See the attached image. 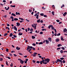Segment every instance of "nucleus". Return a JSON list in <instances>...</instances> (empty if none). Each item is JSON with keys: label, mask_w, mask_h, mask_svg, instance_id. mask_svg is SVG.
I'll return each mask as SVG.
<instances>
[{"label": "nucleus", "mask_w": 67, "mask_h": 67, "mask_svg": "<svg viewBox=\"0 0 67 67\" xmlns=\"http://www.w3.org/2000/svg\"><path fill=\"white\" fill-rule=\"evenodd\" d=\"M44 57H42L41 58V59H42V60L41 61H40V64H41V65H42V64H47V62H45V60H44Z\"/></svg>", "instance_id": "obj_1"}, {"label": "nucleus", "mask_w": 67, "mask_h": 67, "mask_svg": "<svg viewBox=\"0 0 67 67\" xmlns=\"http://www.w3.org/2000/svg\"><path fill=\"white\" fill-rule=\"evenodd\" d=\"M27 47L26 49V50H29L30 48H31V49H32V48H33V47L32 46H28Z\"/></svg>", "instance_id": "obj_2"}, {"label": "nucleus", "mask_w": 67, "mask_h": 67, "mask_svg": "<svg viewBox=\"0 0 67 67\" xmlns=\"http://www.w3.org/2000/svg\"><path fill=\"white\" fill-rule=\"evenodd\" d=\"M44 60L45 62H47V63H49V62L50 61V59L48 58Z\"/></svg>", "instance_id": "obj_3"}, {"label": "nucleus", "mask_w": 67, "mask_h": 67, "mask_svg": "<svg viewBox=\"0 0 67 67\" xmlns=\"http://www.w3.org/2000/svg\"><path fill=\"white\" fill-rule=\"evenodd\" d=\"M37 54V53L36 52H35L33 54V57H35L36 56V55Z\"/></svg>", "instance_id": "obj_4"}, {"label": "nucleus", "mask_w": 67, "mask_h": 67, "mask_svg": "<svg viewBox=\"0 0 67 67\" xmlns=\"http://www.w3.org/2000/svg\"><path fill=\"white\" fill-rule=\"evenodd\" d=\"M57 62H62V60H60L59 59H57L56 60Z\"/></svg>", "instance_id": "obj_5"}, {"label": "nucleus", "mask_w": 67, "mask_h": 67, "mask_svg": "<svg viewBox=\"0 0 67 67\" xmlns=\"http://www.w3.org/2000/svg\"><path fill=\"white\" fill-rule=\"evenodd\" d=\"M10 18H11V19H12V21H14V18H13V16H11L10 17Z\"/></svg>", "instance_id": "obj_6"}, {"label": "nucleus", "mask_w": 67, "mask_h": 67, "mask_svg": "<svg viewBox=\"0 0 67 67\" xmlns=\"http://www.w3.org/2000/svg\"><path fill=\"white\" fill-rule=\"evenodd\" d=\"M13 28H14V30H15L16 31H17V28H16V26H14Z\"/></svg>", "instance_id": "obj_7"}, {"label": "nucleus", "mask_w": 67, "mask_h": 67, "mask_svg": "<svg viewBox=\"0 0 67 67\" xmlns=\"http://www.w3.org/2000/svg\"><path fill=\"white\" fill-rule=\"evenodd\" d=\"M67 29L66 28H65L63 30V32L64 33H65V32H66V31H67Z\"/></svg>", "instance_id": "obj_8"}, {"label": "nucleus", "mask_w": 67, "mask_h": 67, "mask_svg": "<svg viewBox=\"0 0 67 67\" xmlns=\"http://www.w3.org/2000/svg\"><path fill=\"white\" fill-rule=\"evenodd\" d=\"M46 44H48L49 43V41H48V40H46Z\"/></svg>", "instance_id": "obj_9"}, {"label": "nucleus", "mask_w": 67, "mask_h": 67, "mask_svg": "<svg viewBox=\"0 0 67 67\" xmlns=\"http://www.w3.org/2000/svg\"><path fill=\"white\" fill-rule=\"evenodd\" d=\"M20 63L21 64H23L24 63V61L21 60V61H20Z\"/></svg>", "instance_id": "obj_10"}, {"label": "nucleus", "mask_w": 67, "mask_h": 67, "mask_svg": "<svg viewBox=\"0 0 67 67\" xmlns=\"http://www.w3.org/2000/svg\"><path fill=\"white\" fill-rule=\"evenodd\" d=\"M55 41L57 42H58V41H59V38L56 39V40H55Z\"/></svg>", "instance_id": "obj_11"}, {"label": "nucleus", "mask_w": 67, "mask_h": 67, "mask_svg": "<svg viewBox=\"0 0 67 67\" xmlns=\"http://www.w3.org/2000/svg\"><path fill=\"white\" fill-rule=\"evenodd\" d=\"M16 24L17 25V26H19L20 25V24L19 23H16Z\"/></svg>", "instance_id": "obj_12"}, {"label": "nucleus", "mask_w": 67, "mask_h": 67, "mask_svg": "<svg viewBox=\"0 0 67 67\" xmlns=\"http://www.w3.org/2000/svg\"><path fill=\"white\" fill-rule=\"evenodd\" d=\"M61 41H64V39L63 37L62 36L61 37Z\"/></svg>", "instance_id": "obj_13"}, {"label": "nucleus", "mask_w": 67, "mask_h": 67, "mask_svg": "<svg viewBox=\"0 0 67 67\" xmlns=\"http://www.w3.org/2000/svg\"><path fill=\"white\" fill-rule=\"evenodd\" d=\"M16 15H20V14L19 12H16Z\"/></svg>", "instance_id": "obj_14"}, {"label": "nucleus", "mask_w": 67, "mask_h": 67, "mask_svg": "<svg viewBox=\"0 0 67 67\" xmlns=\"http://www.w3.org/2000/svg\"><path fill=\"white\" fill-rule=\"evenodd\" d=\"M67 14V12H65L64 14H63V15L64 16H65V15Z\"/></svg>", "instance_id": "obj_15"}, {"label": "nucleus", "mask_w": 67, "mask_h": 67, "mask_svg": "<svg viewBox=\"0 0 67 67\" xmlns=\"http://www.w3.org/2000/svg\"><path fill=\"white\" fill-rule=\"evenodd\" d=\"M13 36V34L12 33H10L9 35V37H12Z\"/></svg>", "instance_id": "obj_16"}, {"label": "nucleus", "mask_w": 67, "mask_h": 67, "mask_svg": "<svg viewBox=\"0 0 67 67\" xmlns=\"http://www.w3.org/2000/svg\"><path fill=\"white\" fill-rule=\"evenodd\" d=\"M11 15H13V16H16L15 14H14V13H12Z\"/></svg>", "instance_id": "obj_17"}, {"label": "nucleus", "mask_w": 67, "mask_h": 67, "mask_svg": "<svg viewBox=\"0 0 67 67\" xmlns=\"http://www.w3.org/2000/svg\"><path fill=\"white\" fill-rule=\"evenodd\" d=\"M16 49L17 50H20V48H19L18 47H16Z\"/></svg>", "instance_id": "obj_18"}, {"label": "nucleus", "mask_w": 67, "mask_h": 67, "mask_svg": "<svg viewBox=\"0 0 67 67\" xmlns=\"http://www.w3.org/2000/svg\"><path fill=\"white\" fill-rule=\"evenodd\" d=\"M14 21H18V19L14 18Z\"/></svg>", "instance_id": "obj_19"}, {"label": "nucleus", "mask_w": 67, "mask_h": 67, "mask_svg": "<svg viewBox=\"0 0 67 67\" xmlns=\"http://www.w3.org/2000/svg\"><path fill=\"white\" fill-rule=\"evenodd\" d=\"M23 34H22V33L21 34V33H20V32H19L18 34V35H23Z\"/></svg>", "instance_id": "obj_20"}, {"label": "nucleus", "mask_w": 67, "mask_h": 67, "mask_svg": "<svg viewBox=\"0 0 67 67\" xmlns=\"http://www.w3.org/2000/svg\"><path fill=\"white\" fill-rule=\"evenodd\" d=\"M40 21H41V19H38L37 21V23H40Z\"/></svg>", "instance_id": "obj_21"}, {"label": "nucleus", "mask_w": 67, "mask_h": 67, "mask_svg": "<svg viewBox=\"0 0 67 67\" xmlns=\"http://www.w3.org/2000/svg\"><path fill=\"white\" fill-rule=\"evenodd\" d=\"M43 44V42H42L38 43V44H39V45H40L41 44Z\"/></svg>", "instance_id": "obj_22"}, {"label": "nucleus", "mask_w": 67, "mask_h": 67, "mask_svg": "<svg viewBox=\"0 0 67 67\" xmlns=\"http://www.w3.org/2000/svg\"><path fill=\"white\" fill-rule=\"evenodd\" d=\"M10 7H13V8H15V5H10Z\"/></svg>", "instance_id": "obj_23"}, {"label": "nucleus", "mask_w": 67, "mask_h": 67, "mask_svg": "<svg viewBox=\"0 0 67 67\" xmlns=\"http://www.w3.org/2000/svg\"><path fill=\"white\" fill-rule=\"evenodd\" d=\"M62 46V45L61 44H59L57 45L58 47H59V46Z\"/></svg>", "instance_id": "obj_24"}, {"label": "nucleus", "mask_w": 67, "mask_h": 67, "mask_svg": "<svg viewBox=\"0 0 67 67\" xmlns=\"http://www.w3.org/2000/svg\"><path fill=\"white\" fill-rule=\"evenodd\" d=\"M6 58H8V59H11V58L10 57H5Z\"/></svg>", "instance_id": "obj_25"}, {"label": "nucleus", "mask_w": 67, "mask_h": 67, "mask_svg": "<svg viewBox=\"0 0 67 67\" xmlns=\"http://www.w3.org/2000/svg\"><path fill=\"white\" fill-rule=\"evenodd\" d=\"M32 50V49H29V50H27V52H31V51Z\"/></svg>", "instance_id": "obj_26"}, {"label": "nucleus", "mask_w": 67, "mask_h": 67, "mask_svg": "<svg viewBox=\"0 0 67 67\" xmlns=\"http://www.w3.org/2000/svg\"><path fill=\"white\" fill-rule=\"evenodd\" d=\"M7 35H8V34L6 33L4 34V36H7Z\"/></svg>", "instance_id": "obj_27"}, {"label": "nucleus", "mask_w": 67, "mask_h": 67, "mask_svg": "<svg viewBox=\"0 0 67 67\" xmlns=\"http://www.w3.org/2000/svg\"><path fill=\"white\" fill-rule=\"evenodd\" d=\"M32 39H35V37L32 36Z\"/></svg>", "instance_id": "obj_28"}, {"label": "nucleus", "mask_w": 67, "mask_h": 67, "mask_svg": "<svg viewBox=\"0 0 67 67\" xmlns=\"http://www.w3.org/2000/svg\"><path fill=\"white\" fill-rule=\"evenodd\" d=\"M61 54L63 53V51L62 50H61L60 52Z\"/></svg>", "instance_id": "obj_29"}, {"label": "nucleus", "mask_w": 67, "mask_h": 67, "mask_svg": "<svg viewBox=\"0 0 67 67\" xmlns=\"http://www.w3.org/2000/svg\"><path fill=\"white\" fill-rule=\"evenodd\" d=\"M65 7V5H64V4H63L61 6V8H62L63 7Z\"/></svg>", "instance_id": "obj_30"}, {"label": "nucleus", "mask_w": 67, "mask_h": 67, "mask_svg": "<svg viewBox=\"0 0 67 67\" xmlns=\"http://www.w3.org/2000/svg\"><path fill=\"white\" fill-rule=\"evenodd\" d=\"M40 15L41 16H43L44 15V14L43 13L40 14Z\"/></svg>", "instance_id": "obj_31"}, {"label": "nucleus", "mask_w": 67, "mask_h": 67, "mask_svg": "<svg viewBox=\"0 0 67 67\" xmlns=\"http://www.w3.org/2000/svg\"><path fill=\"white\" fill-rule=\"evenodd\" d=\"M19 19L21 20H22L23 21L24 20V19L23 18H19Z\"/></svg>", "instance_id": "obj_32"}, {"label": "nucleus", "mask_w": 67, "mask_h": 67, "mask_svg": "<svg viewBox=\"0 0 67 67\" xmlns=\"http://www.w3.org/2000/svg\"><path fill=\"white\" fill-rule=\"evenodd\" d=\"M52 13L53 15H54V12L53 11L52 12Z\"/></svg>", "instance_id": "obj_33"}, {"label": "nucleus", "mask_w": 67, "mask_h": 67, "mask_svg": "<svg viewBox=\"0 0 67 67\" xmlns=\"http://www.w3.org/2000/svg\"><path fill=\"white\" fill-rule=\"evenodd\" d=\"M33 29H32V28L30 30V32H33Z\"/></svg>", "instance_id": "obj_34"}, {"label": "nucleus", "mask_w": 67, "mask_h": 67, "mask_svg": "<svg viewBox=\"0 0 67 67\" xmlns=\"http://www.w3.org/2000/svg\"><path fill=\"white\" fill-rule=\"evenodd\" d=\"M60 59L61 60H63V59H64V58H60Z\"/></svg>", "instance_id": "obj_35"}, {"label": "nucleus", "mask_w": 67, "mask_h": 67, "mask_svg": "<svg viewBox=\"0 0 67 67\" xmlns=\"http://www.w3.org/2000/svg\"><path fill=\"white\" fill-rule=\"evenodd\" d=\"M6 51H7V52H9V49H6Z\"/></svg>", "instance_id": "obj_36"}, {"label": "nucleus", "mask_w": 67, "mask_h": 67, "mask_svg": "<svg viewBox=\"0 0 67 67\" xmlns=\"http://www.w3.org/2000/svg\"><path fill=\"white\" fill-rule=\"evenodd\" d=\"M57 36H59L60 35V34L59 33L58 34H57Z\"/></svg>", "instance_id": "obj_37"}, {"label": "nucleus", "mask_w": 67, "mask_h": 67, "mask_svg": "<svg viewBox=\"0 0 67 67\" xmlns=\"http://www.w3.org/2000/svg\"><path fill=\"white\" fill-rule=\"evenodd\" d=\"M3 60V58H0V61L1 62H2V61Z\"/></svg>", "instance_id": "obj_38"}, {"label": "nucleus", "mask_w": 67, "mask_h": 67, "mask_svg": "<svg viewBox=\"0 0 67 67\" xmlns=\"http://www.w3.org/2000/svg\"><path fill=\"white\" fill-rule=\"evenodd\" d=\"M8 62H7V61H6V65H7V66H8L9 65V64H8Z\"/></svg>", "instance_id": "obj_39"}, {"label": "nucleus", "mask_w": 67, "mask_h": 67, "mask_svg": "<svg viewBox=\"0 0 67 67\" xmlns=\"http://www.w3.org/2000/svg\"><path fill=\"white\" fill-rule=\"evenodd\" d=\"M9 8H10L9 7H8V8L6 9V10H8L9 9Z\"/></svg>", "instance_id": "obj_40"}, {"label": "nucleus", "mask_w": 67, "mask_h": 67, "mask_svg": "<svg viewBox=\"0 0 67 67\" xmlns=\"http://www.w3.org/2000/svg\"><path fill=\"white\" fill-rule=\"evenodd\" d=\"M36 63H37L38 64H40V62L38 61L36 62Z\"/></svg>", "instance_id": "obj_41"}, {"label": "nucleus", "mask_w": 67, "mask_h": 67, "mask_svg": "<svg viewBox=\"0 0 67 67\" xmlns=\"http://www.w3.org/2000/svg\"><path fill=\"white\" fill-rule=\"evenodd\" d=\"M32 62L33 63H35V62H36V61L34 60H32Z\"/></svg>", "instance_id": "obj_42"}, {"label": "nucleus", "mask_w": 67, "mask_h": 67, "mask_svg": "<svg viewBox=\"0 0 67 67\" xmlns=\"http://www.w3.org/2000/svg\"><path fill=\"white\" fill-rule=\"evenodd\" d=\"M54 31H55V33H56L57 32V31H56V29H54Z\"/></svg>", "instance_id": "obj_43"}, {"label": "nucleus", "mask_w": 67, "mask_h": 67, "mask_svg": "<svg viewBox=\"0 0 67 67\" xmlns=\"http://www.w3.org/2000/svg\"><path fill=\"white\" fill-rule=\"evenodd\" d=\"M61 49H62L63 50H65V48H64V47H62V48H61Z\"/></svg>", "instance_id": "obj_44"}, {"label": "nucleus", "mask_w": 67, "mask_h": 67, "mask_svg": "<svg viewBox=\"0 0 67 67\" xmlns=\"http://www.w3.org/2000/svg\"><path fill=\"white\" fill-rule=\"evenodd\" d=\"M32 10H30V9H29V12H32Z\"/></svg>", "instance_id": "obj_45"}, {"label": "nucleus", "mask_w": 67, "mask_h": 67, "mask_svg": "<svg viewBox=\"0 0 67 67\" xmlns=\"http://www.w3.org/2000/svg\"><path fill=\"white\" fill-rule=\"evenodd\" d=\"M37 13H36L35 14V15H34V16H37Z\"/></svg>", "instance_id": "obj_46"}, {"label": "nucleus", "mask_w": 67, "mask_h": 67, "mask_svg": "<svg viewBox=\"0 0 67 67\" xmlns=\"http://www.w3.org/2000/svg\"><path fill=\"white\" fill-rule=\"evenodd\" d=\"M48 40H52V38H48Z\"/></svg>", "instance_id": "obj_47"}, {"label": "nucleus", "mask_w": 67, "mask_h": 67, "mask_svg": "<svg viewBox=\"0 0 67 67\" xmlns=\"http://www.w3.org/2000/svg\"><path fill=\"white\" fill-rule=\"evenodd\" d=\"M32 45H33V46H35V45H36V44L34 43H32Z\"/></svg>", "instance_id": "obj_48"}, {"label": "nucleus", "mask_w": 67, "mask_h": 67, "mask_svg": "<svg viewBox=\"0 0 67 67\" xmlns=\"http://www.w3.org/2000/svg\"><path fill=\"white\" fill-rule=\"evenodd\" d=\"M56 21H57V22H59L60 21H59V20H57Z\"/></svg>", "instance_id": "obj_49"}, {"label": "nucleus", "mask_w": 67, "mask_h": 67, "mask_svg": "<svg viewBox=\"0 0 67 67\" xmlns=\"http://www.w3.org/2000/svg\"><path fill=\"white\" fill-rule=\"evenodd\" d=\"M40 34H43V32H40Z\"/></svg>", "instance_id": "obj_50"}, {"label": "nucleus", "mask_w": 67, "mask_h": 67, "mask_svg": "<svg viewBox=\"0 0 67 67\" xmlns=\"http://www.w3.org/2000/svg\"><path fill=\"white\" fill-rule=\"evenodd\" d=\"M50 26L51 27H52H52H53V25H50Z\"/></svg>", "instance_id": "obj_51"}, {"label": "nucleus", "mask_w": 67, "mask_h": 67, "mask_svg": "<svg viewBox=\"0 0 67 67\" xmlns=\"http://www.w3.org/2000/svg\"><path fill=\"white\" fill-rule=\"evenodd\" d=\"M55 29V27H52V28H51V29L52 30H53L54 29Z\"/></svg>", "instance_id": "obj_52"}, {"label": "nucleus", "mask_w": 67, "mask_h": 67, "mask_svg": "<svg viewBox=\"0 0 67 67\" xmlns=\"http://www.w3.org/2000/svg\"><path fill=\"white\" fill-rule=\"evenodd\" d=\"M0 56H2L3 57H4V56H3L2 54H0Z\"/></svg>", "instance_id": "obj_53"}, {"label": "nucleus", "mask_w": 67, "mask_h": 67, "mask_svg": "<svg viewBox=\"0 0 67 67\" xmlns=\"http://www.w3.org/2000/svg\"><path fill=\"white\" fill-rule=\"evenodd\" d=\"M27 30H28V31H30V28L29 27L28 28Z\"/></svg>", "instance_id": "obj_54"}, {"label": "nucleus", "mask_w": 67, "mask_h": 67, "mask_svg": "<svg viewBox=\"0 0 67 67\" xmlns=\"http://www.w3.org/2000/svg\"><path fill=\"white\" fill-rule=\"evenodd\" d=\"M32 49L33 50V51H35V48H32Z\"/></svg>", "instance_id": "obj_55"}, {"label": "nucleus", "mask_w": 67, "mask_h": 67, "mask_svg": "<svg viewBox=\"0 0 67 67\" xmlns=\"http://www.w3.org/2000/svg\"><path fill=\"white\" fill-rule=\"evenodd\" d=\"M13 36L14 37H16V36L14 35H13Z\"/></svg>", "instance_id": "obj_56"}, {"label": "nucleus", "mask_w": 67, "mask_h": 67, "mask_svg": "<svg viewBox=\"0 0 67 67\" xmlns=\"http://www.w3.org/2000/svg\"><path fill=\"white\" fill-rule=\"evenodd\" d=\"M38 16H37L36 17V19H38Z\"/></svg>", "instance_id": "obj_57"}, {"label": "nucleus", "mask_w": 67, "mask_h": 67, "mask_svg": "<svg viewBox=\"0 0 67 67\" xmlns=\"http://www.w3.org/2000/svg\"><path fill=\"white\" fill-rule=\"evenodd\" d=\"M40 22L41 23H43V20H41L40 21Z\"/></svg>", "instance_id": "obj_58"}, {"label": "nucleus", "mask_w": 67, "mask_h": 67, "mask_svg": "<svg viewBox=\"0 0 67 67\" xmlns=\"http://www.w3.org/2000/svg\"><path fill=\"white\" fill-rule=\"evenodd\" d=\"M61 49V48H57V50H58V49Z\"/></svg>", "instance_id": "obj_59"}, {"label": "nucleus", "mask_w": 67, "mask_h": 67, "mask_svg": "<svg viewBox=\"0 0 67 67\" xmlns=\"http://www.w3.org/2000/svg\"><path fill=\"white\" fill-rule=\"evenodd\" d=\"M63 63H66V62H65V61L64 60H63Z\"/></svg>", "instance_id": "obj_60"}, {"label": "nucleus", "mask_w": 67, "mask_h": 67, "mask_svg": "<svg viewBox=\"0 0 67 67\" xmlns=\"http://www.w3.org/2000/svg\"><path fill=\"white\" fill-rule=\"evenodd\" d=\"M31 26H32V27H34V25H33L32 24Z\"/></svg>", "instance_id": "obj_61"}, {"label": "nucleus", "mask_w": 67, "mask_h": 67, "mask_svg": "<svg viewBox=\"0 0 67 67\" xmlns=\"http://www.w3.org/2000/svg\"><path fill=\"white\" fill-rule=\"evenodd\" d=\"M52 7H53V8H55V6H54V5H53Z\"/></svg>", "instance_id": "obj_62"}, {"label": "nucleus", "mask_w": 67, "mask_h": 67, "mask_svg": "<svg viewBox=\"0 0 67 67\" xmlns=\"http://www.w3.org/2000/svg\"><path fill=\"white\" fill-rule=\"evenodd\" d=\"M34 13V12H32L31 13V14H32V15H33V13Z\"/></svg>", "instance_id": "obj_63"}, {"label": "nucleus", "mask_w": 67, "mask_h": 67, "mask_svg": "<svg viewBox=\"0 0 67 67\" xmlns=\"http://www.w3.org/2000/svg\"><path fill=\"white\" fill-rule=\"evenodd\" d=\"M44 17H46V18H47V16L46 15H44Z\"/></svg>", "instance_id": "obj_64"}]
</instances>
